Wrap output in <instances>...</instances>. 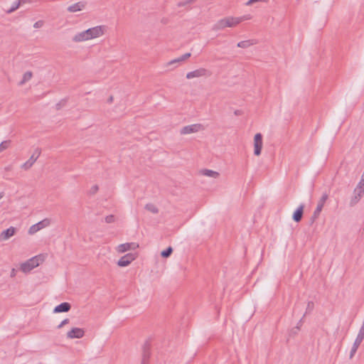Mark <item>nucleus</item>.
Segmentation results:
<instances>
[{
  "label": "nucleus",
  "instance_id": "f257e3e1",
  "mask_svg": "<svg viewBox=\"0 0 364 364\" xmlns=\"http://www.w3.org/2000/svg\"><path fill=\"white\" fill-rule=\"evenodd\" d=\"M43 261L42 255H37L28 259L21 264L20 269L24 273L30 272L33 269L38 267Z\"/></svg>",
  "mask_w": 364,
  "mask_h": 364
},
{
  "label": "nucleus",
  "instance_id": "f03ea898",
  "mask_svg": "<svg viewBox=\"0 0 364 364\" xmlns=\"http://www.w3.org/2000/svg\"><path fill=\"white\" fill-rule=\"evenodd\" d=\"M238 25V19L236 17L229 16L218 21L213 26L215 31L223 30L226 27H234Z\"/></svg>",
  "mask_w": 364,
  "mask_h": 364
},
{
  "label": "nucleus",
  "instance_id": "7ed1b4c3",
  "mask_svg": "<svg viewBox=\"0 0 364 364\" xmlns=\"http://www.w3.org/2000/svg\"><path fill=\"white\" fill-rule=\"evenodd\" d=\"M328 198V196L326 193H323L322 196L321 197L320 200L318 202L317 207H316V210H314L312 216L310 218V225H311L315 222V220L319 216V215L323 209V207L326 201L327 200Z\"/></svg>",
  "mask_w": 364,
  "mask_h": 364
},
{
  "label": "nucleus",
  "instance_id": "20e7f679",
  "mask_svg": "<svg viewBox=\"0 0 364 364\" xmlns=\"http://www.w3.org/2000/svg\"><path fill=\"white\" fill-rule=\"evenodd\" d=\"M105 31V26H97L86 30L89 40L98 38L102 36Z\"/></svg>",
  "mask_w": 364,
  "mask_h": 364
},
{
  "label": "nucleus",
  "instance_id": "39448f33",
  "mask_svg": "<svg viewBox=\"0 0 364 364\" xmlns=\"http://www.w3.org/2000/svg\"><path fill=\"white\" fill-rule=\"evenodd\" d=\"M364 339V328L360 329L358 334L353 344V346L351 348L350 352V359H352L353 356L355 355L358 347L360 346V343L363 342Z\"/></svg>",
  "mask_w": 364,
  "mask_h": 364
},
{
  "label": "nucleus",
  "instance_id": "423d86ee",
  "mask_svg": "<svg viewBox=\"0 0 364 364\" xmlns=\"http://www.w3.org/2000/svg\"><path fill=\"white\" fill-rule=\"evenodd\" d=\"M210 75L211 73L208 70L203 68H200L199 69L188 73L186 74V78L192 79L195 77H207L210 76Z\"/></svg>",
  "mask_w": 364,
  "mask_h": 364
},
{
  "label": "nucleus",
  "instance_id": "0eeeda50",
  "mask_svg": "<svg viewBox=\"0 0 364 364\" xmlns=\"http://www.w3.org/2000/svg\"><path fill=\"white\" fill-rule=\"evenodd\" d=\"M41 149L39 148H36L34 151V153L30 157V159L26 161L24 164L21 165V168L24 170L29 169L33 164L36 161L39 156L41 155Z\"/></svg>",
  "mask_w": 364,
  "mask_h": 364
},
{
  "label": "nucleus",
  "instance_id": "6e6552de",
  "mask_svg": "<svg viewBox=\"0 0 364 364\" xmlns=\"http://www.w3.org/2000/svg\"><path fill=\"white\" fill-rule=\"evenodd\" d=\"M262 146V135L260 133H257L254 137V154L255 156H259L261 154Z\"/></svg>",
  "mask_w": 364,
  "mask_h": 364
},
{
  "label": "nucleus",
  "instance_id": "1a4fd4ad",
  "mask_svg": "<svg viewBox=\"0 0 364 364\" xmlns=\"http://www.w3.org/2000/svg\"><path fill=\"white\" fill-rule=\"evenodd\" d=\"M50 220L48 218H46V219L37 223L36 224H34L32 226H31L28 230V234L33 235L36 232H37L38 231H39L40 230L43 229V228L48 226L50 225Z\"/></svg>",
  "mask_w": 364,
  "mask_h": 364
},
{
  "label": "nucleus",
  "instance_id": "9d476101",
  "mask_svg": "<svg viewBox=\"0 0 364 364\" xmlns=\"http://www.w3.org/2000/svg\"><path fill=\"white\" fill-rule=\"evenodd\" d=\"M203 129V127L200 124H193L183 127L181 131V134H189L191 133H196L200 130Z\"/></svg>",
  "mask_w": 364,
  "mask_h": 364
},
{
  "label": "nucleus",
  "instance_id": "9b49d317",
  "mask_svg": "<svg viewBox=\"0 0 364 364\" xmlns=\"http://www.w3.org/2000/svg\"><path fill=\"white\" fill-rule=\"evenodd\" d=\"M136 259V254L128 253L122 257L117 262L119 267H127Z\"/></svg>",
  "mask_w": 364,
  "mask_h": 364
},
{
  "label": "nucleus",
  "instance_id": "f8f14e48",
  "mask_svg": "<svg viewBox=\"0 0 364 364\" xmlns=\"http://www.w3.org/2000/svg\"><path fill=\"white\" fill-rule=\"evenodd\" d=\"M85 331L80 328H73L70 331L67 333V337L68 338H81L84 336Z\"/></svg>",
  "mask_w": 364,
  "mask_h": 364
},
{
  "label": "nucleus",
  "instance_id": "ddd939ff",
  "mask_svg": "<svg viewBox=\"0 0 364 364\" xmlns=\"http://www.w3.org/2000/svg\"><path fill=\"white\" fill-rule=\"evenodd\" d=\"M139 247V245L135 242H127L121 244L117 247V251L120 253L125 252L129 250H135Z\"/></svg>",
  "mask_w": 364,
  "mask_h": 364
},
{
  "label": "nucleus",
  "instance_id": "4468645a",
  "mask_svg": "<svg viewBox=\"0 0 364 364\" xmlns=\"http://www.w3.org/2000/svg\"><path fill=\"white\" fill-rule=\"evenodd\" d=\"M87 5L85 1H78L74 4L69 6L67 11L70 13H75L77 11H82Z\"/></svg>",
  "mask_w": 364,
  "mask_h": 364
},
{
  "label": "nucleus",
  "instance_id": "2eb2a0df",
  "mask_svg": "<svg viewBox=\"0 0 364 364\" xmlns=\"http://www.w3.org/2000/svg\"><path fill=\"white\" fill-rule=\"evenodd\" d=\"M16 228L14 227H10L8 229L4 230L0 234V241H5L9 240L11 237L15 235Z\"/></svg>",
  "mask_w": 364,
  "mask_h": 364
},
{
  "label": "nucleus",
  "instance_id": "dca6fc26",
  "mask_svg": "<svg viewBox=\"0 0 364 364\" xmlns=\"http://www.w3.org/2000/svg\"><path fill=\"white\" fill-rule=\"evenodd\" d=\"M150 344L148 341H146L143 346L141 363L149 364V359L150 358Z\"/></svg>",
  "mask_w": 364,
  "mask_h": 364
},
{
  "label": "nucleus",
  "instance_id": "f3484780",
  "mask_svg": "<svg viewBox=\"0 0 364 364\" xmlns=\"http://www.w3.org/2000/svg\"><path fill=\"white\" fill-rule=\"evenodd\" d=\"M304 204H301L296 210L294 212L292 219L296 223H299L301 220L304 215Z\"/></svg>",
  "mask_w": 364,
  "mask_h": 364
},
{
  "label": "nucleus",
  "instance_id": "a211bd4d",
  "mask_svg": "<svg viewBox=\"0 0 364 364\" xmlns=\"http://www.w3.org/2000/svg\"><path fill=\"white\" fill-rule=\"evenodd\" d=\"M71 305L68 302H63L60 304L59 305L56 306L54 308L53 312L54 313H64L68 312L70 310Z\"/></svg>",
  "mask_w": 364,
  "mask_h": 364
},
{
  "label": "nucleus",
  "instance_id": "6ab92c4d",
  "mask_svg": "<svg viewBox=\"0 0 364 364\" xmlns=\"http://www.w3.org/2000/svg\"><path fill=\"white\" fill-rule=\"evenodd\" d=\"M88 40H89V37L87 34L86 30L75 34L73 37V41H74L75 43L82 42V41H88Z\"/></svg>",
  "mask_w": 364,
  "mask_h": 364
},
{
  "label": "nucleus",
  "instance_id": "aec40b11",
  "mask_svg": "<svg viewBox=\"0 0 364 364\" xmlns=\"http://www.w3.org/2000/svg\"><path fill=\"white\" fill-rule=\"evenodd\" d=\"M191 55V53H186L183 54V55H181V57L169 61L167 63V65H174L176 63H178L180 62L184 61L186 59H188V58H190Z\"/></svg>",
  "mask_w": 364,
  "mask_h": 364
},
{
  "label": "nucleus",
  "instance_id": "412c9836",
  "mask_svg": "<svg viewBox=\"0 0 364 364\" xmlns=\"http://www.w3.org/2000/svg\"><path fill=\"white\" fill-rule=\"evenodd\" d=\"M191 55V53H186L183 54V55H181V57L169 61L167 63V65H174L176 63H178L180 62L184 61L186 59H188V58H190Z\"/></svg>",
  "mask_w": 364,
  "mask_h": 364
},
{
  "label": "nucleus",
  "instance_id": "4be33fe9",
  "mask_svg": "<svg viewBox=\"0 0 364 364\" xmlns=\"http://www.w3.org/2000/svg\"><path fill=\"white\" fill-rule=\"evenodd\" d=\"M256 44V41L255 40H247V41H242L237 43V47L242 48H247L250 46Z\"/></svg>",
  "mask_w": 364,
  "mask_h": 364
},
{
  "label": "nucleus",
  "instance_id": "5701e85b",
  "mask_svg": "<svg viewBox=\"0 0 364 364\" xmlns=\"http://www.w3.org/2000/svg\"><path fill=\"white\" fill-rule=\"evenodd\" d=\"M362 196H363L362 193L354 191V196H352L350 201V206L353 207L354 205H355L360 200Z\"/></svg>",
  "mask_w": 364,
  "mask_h": 364
},
{
  "label": "nucleus",
  "instance_id": "b1692460",
  "mask_svg": "<svg viewBox=\"0 0 364 364\" xmlns=\"http://www.w3.org/2000/svg\"><path fill=\"white\" fill-rule=\"evenodd\" d=\"M33 76V73L31 71L26 72L23 75L22 80L18 82V85L22 86L26 82L29 81Z\"/></svg>",
  "mask_w": 364,
  "mask_h": 364
},
{
  "label": "nucleus",
  "instance_id": "393cba45",
  "mask_svg": "<svg viewBox=\"0 0 364 364\" xmlns=\"http://www.w3.org/2000/svg\"><path fill=\"white\" fill-rule=\"evenodd\" d=\"M23 0H17L16 1L13 5L11 6V7L6 11V13L7 14H11L12 12H14V11H16L20 6V4H21V2L23 1Z\"/></svg>",
  "mask_w": 364,
  "mask_h": 364
},
{
  "label": "nucleus",
  "instance_id": "a878e982",
  "mask_svg": "<svg viewBox=\"0 0 364 364\" xmlns=\"http://www.w3.org/2000/svg\"><path fill=\"white\" fill-rule=\"evenodd\" d=\"M203 173L205 176H207L209 177H213V178H217L218 176H219V173L212 171V170H208V169L203 170Z\"/></svg>",
  "mask_w": 364,
  "mask_h": 364
},
{
  "label": "nucleus",
  "instance_id": "bb28decb",
  "mask_svg": "<svg viewBox=\"0 0 364 364\" xmlns=\"http://www.w3.org/2000/svg\"><path fill=\"white\" fill-rule=\"evenodd\" d=\"M145 209L147 210L148 211H150L152 213L156 214L159 213V209L157 208V207L152 203L146 204L145 205Z\"/></svg>",
  "mask_w": 364,
  "mask_h": 364
},
{
  "label": "nucleus",
  "instance_id": "cd10ccee",
  "mask_svg": "<svg viewBox=\"0 0 364 364\" xmlns=\"http://www.w3.org/2000/svg\"><path fill=\"white\" fill-rule=\"evenodd\" d=\"M172 252L173 248L171 247H168L161 252V256L164 258H167L171 255Z\"/></svg>",
  "mask_w": 364,
  "mask_h": 364
},
{
  "label": "nucleus",
  "instance_id": "c85d7f7f",
  "mask_svg": "<svg viewBox=\"0 0 364 364\" xmlns=\"http://www.w3.org/2000/svg\"><path fill=\"white\" fill-rule=\"evenodd\" d=\"M354 191L355 192H358L362 194L364 193V181L363 180H360Z\"/></svg>",
  "mask_w": 364,
  "mask_h": 364
},
{
  "label": "nucleus",
  "instance_id": "c756f323",
  "mask_svg": "<svg viewBox=\"0 0 364 364\" xmlns=\"http://www.w3.org/2000/svg\"><path fill=\"white\" fill-rule=\"evenodd\" d=\"M10 143H11L10 140H6V141H2L0 144V152H1L3 151H4L5 149H6L9 146Z\"/></svg>",
  "mask_w": 364,
  "mask_h": 364
},
{
  "label": "nucleus",
  "instance_id": "7c9ffc66",
  "mask_svg": "<svg viewBox=\"0 0 364 364\" xmlns=\"http://www.w3.org/2000/svg\"><path fill=\"white\" fill-rule=\"evenodd\" d=\"M314 308V304L313 301H309L308 304H307V306H306V313L304 314L303 318L306 316V314H309L311 313L313 309Z\"/></svg>",
  "mask_w": 364,
  "mask_h": 364
},
{
  "label": "nucleus",
  "instance_id": "2f4dec72",
  "mask_svg": "<svg viewBox=\"0 0 364 364\" xmlns=\"http://www.w3.org/2000/svg\"><path fill=\"white\" fill-rule=\"evenodd\" d=\"M196 1V0H187V1H180L177 4V6L178 7H181V6H184L186 5H188V4H193Z\"/></svg>",
  "mask_w": 364,
  "mask_h": 364
},
{
  "label": "nucleus",
  "instance_id": "473e14b6",
  "mask_svg": "<svg viewBox=\"0 0 364 364\" xmlns=\"http://www.w3.org/2000/svg\"><path fill=\"white\" fill-rule=\"evenodd\" d=\"M105 220L107 223H112L114 222V216L113 215H109L105 217Z\"/></svg>",
  "mask_w": 364,
  "mask_h": 364
},
{
  "label": "nucleus",
  "instance_id": "72a5a7b5",
  "mask_svg": "<svg viewBox=\"0 0 364 364\" xmlns=\"http://www.w3.org/2000/svg\"><path fill=\"white\" fill-rule=\"evenodd\" d=\"M236 18L238 19V24H239L240 23H241L243 21L250 19L251 16H250V15H245V16H240V17H236Z\"/></svg>",
  "mask_w": 364,
  "mask_h": 364
},
{
  "label": "nucleus",
  "instance_id": "f704fd0d",
  "mask_svg": "<svg viewBox=\"0 0 364 364\" xmlns=\"http://www.w3.org/2000/svg\"><path fill=\"white\" fill-rule=\"evenodd\" d=\"M98 190H99L98 186L97 185H95L89 191V194L94 195V194H95L98 191Z\"/></svg>",
  "mask_w": 364,
  "mask_h": 364
},
{
  "label": "nucleus",
  "instance_id": "c9c22d12",
  "mask_svg": "<svg viewBox=\"0 0 364 364\" xmlns=\"http://www.w3.org/2000/svg\"><path fill=\"white\" fill-rule=\"evenodd\" d=\"M68 318H65L63 321H61V323L58 326V328H61L65 325L68 324L69 323Z\"/></svg>",
  "mask_w": 364,
  "mask_h": 364
},
{
  "label": "nucleus",
  "instance_id": "e433bc0d",
  "mask_svg": "<svg viewBox=\"0 0 364 364\" xmlns=\"http://www.w3.org/2000/svg\"><path fill=\"white\" fill-rule=\"evenodd\" d=\"M43 25V21H38L33 24V27L36 28H38L42 27Z\"/></svg>",
  "mask_w": 364,
  "mask_h": 364
},
{
  "label": "nucleus",
  "instance_id": "4c0bfd02",
  "mask_svg": "<svg viewBox=\"0 0 364 364\" xmlns=\"http://www.w3.org/2000/svg\"><path fill=\"white\" fill-rule=\"evenodd\" d=\"M258 1H265V0H249V1L246 3V5H247V6H250V5L253 4L254 3H255V2H258Z\"/></svg>",
  "mask_w": 364,
  "mask_h": 364
},
{
  "label": "nucleus",
  "instance_id": "58836bf2",
  "mask_svg": "<svg viewBox=\"0 0 364 364\" xmlns=\"http://www.w3.org/2000/svg\"><path fill=\"white\" fill-rule=\"evenodd\" d=\"M302 322H303V318L299 320V321L297 323V326L295 328H296L297 331L300 330V327L302 325Z\"/></svg>",
  "mask_w": 364,
  "mask_h": 364
},
{
  "label": "nucleus",
  "instance_id": "ea45409f",
  "mask_svg": "<svg viewBox=\"0 0 364 364\" xmlns=\"http://www.w3.org/2000/svg\"><path fill=\"white\" fill-rule=\"evenodd\" d=\"M65 102L64 101V102H60L56 104V109H60L62 107V106L64 105Z\"/></svg>",
  "mask_w": 364,
  "mask_h": 364
},
{
  "label": "nucleus",
  "instance_id": "a19ab883",
  "mask_svg": "<svg viewBox=\"0 0 364 364\" xmlns=\"http://www.w3.org/2000/svg\"><path fill=\"white\" fill-rule=\"evenodd\" d=\"M15 275H16V269H12V270L11 272V277H15Z\"/></svg>",
  "mask_w": 364,
  "mask_h": 364
},
{
  "label": "nucleus",
  "instance_id": "79ce46f5",
  "mask_svg": "<svg viewBox=\"0 0 364 364\" xmlns=\"http://www.w3.org/2000/svg\"><path fill=\"white\" fill-rule=\"evenodd\" d=\"M113 101V97L112 96H110L108 100H107V102L109 103H111Z\"/></svg>",
  "mask_w": 364,
  "mask_h": 364
},
{
  "label": "nucleus",
  "instance_id": "37998d69",
  "mask_svg": "<svg viewBox=\"0 0 364 364\" xmlns=\"http://www.w3.org/2000/svg\"><path fill=\"white\" fill-rule=\"evenodd\" d=\"M5 169L6 171H11V166H9L6 167Z\"/></svg>",
  "mask_w": 364,
  "mask_h": 364
},
{
  "label": "nucleus",
  "instance_id": "c03bdc74",
  "mask_svg": "<svg viewBox=\"0 0 364 364\" xmlns=\"http://www.w3.org/2000/svg\"><path fill=\"white\" fill-rule=\"evenodd\" d=\"M4 196V193L3 192L0 193V200Z\"/></svg>",
  "mask_w": 364,
  "mask_h": 364
},
{
  "label": "nucleus",
  "instance_id": "a18cd8bd",
  "mask_svg": "<svg viewBox=\"0 0 364 364\" xmlns=\"http://www.w3.org/2000/svg\"><path fill=\"white\" fill-rule=\"evenodd\" d=\"M296 332H297L296 329L295 331H294V329L292 330V333H296Z\"/></svg>",
  "mask_w": 364,
  "mask_h": 364
},
{
  "label": "nucleus",
  "instance_id": "49530a36",
  "mask_svg": "<svg viewBox=\"0 0 364 364\" xmlns=\"http://www.w3.org/2000/svg\"><path fill=\"white\" fill-rule=\"evenodd\" d=\"M235 114H238V111H235Z\"/></svg>",
  "mask_w": 364,
  "mask_h": 364
},
{
  "label": "nucleus",
  "instance_id": "de8ad7c7",
  "mask_svg": "<svg viewBox=\"0 0 364 364\" xmlns=\"http://www.w3.org/2000/svg\"><path fill=\"white\" fill-rule=\"evenodd\" d=\"M26 1V0H23V1L21 2V4L25 3Z\"/></svg>",
  "mask_w": 364,
  "mask_h": 364
}]
</instances>
